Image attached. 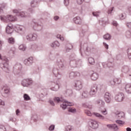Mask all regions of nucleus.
I'll use <instances>...</instances> for the list:
<instances>
[{
	"instance_id": "2f4dec72",
	"label": "nucleus",
	"mask_w": 131,
	"mask_h": 131,
	"mask_svg": "<svg viewBox=\"0 0 131 131\" xmlns=\"http://www.w3.org/2000/svg\"><path fill=\"white\" fill-rule=\"evenodd\" d=\"M39 1L38 0H33L31 2V6L32 8H35L38 4Z\"/></svg>"
},
{
	"instance_id": "5701e85b",
	"label": "nucleus",
	"mask_w": 131,
	"mask_h": 131,
	"mask_svg": "<svg viewBox=\"0 0 131 131\" xmlns=\"http://www.w3.org/2000/svg\"><path fill=\"white\" fill-rule=\"evenodd\" d=\"M90 77L92 80H97L99 77V75L97 73H93L91 75Z\"/></svg>"
},
{
	"instance_id": "37998d69",
	"label": "nucleus",
	"mask_w": 131,
	"mask_h": 131,
	"mask_svg": "<svg viewBox=\"0 0 131 131\" xmlns=\"http://www.w3.org/2000/svg\"><path fill=\"white\" fill-rule=\"evenodd\" d=\"M88 94H89V92H88V91H83V93H82V98H83V99L88 98Z\"/></svg>"
},
{
	"instance_id": "e433bc0d",
	"label": "nucleus",
	"mask_w": 131,
	"mask_h": 131,
	"mask_svg": "<svg viewBox=\"0 0 131 131\" xmlns=\"http://www.w3.org/2000/svg\"><path fill=\"white\" fill-rule=\"evenodd\" d=\"M17 30L18 32L20 31L21 32H24V31L26 30V28L23 26H19L18 27H17Z\"/></svg>"
},
{
	"instance_id": "9d476101",
	"label": "nucleus",
	"mask_w": 131,
	"mask_h": 131,
	"mask_svg": "<svg viewBox=\"0 0 131 131\" xmlns=\"http://www.w3.org/2000/svg\"><path fill=\"white\" fill-rule=\"evenodd\" d=\"M53 73L55 76V77H57V79H59L58 80H60L61 79V77H62L61 73L59 72V69L57 68H54L53 70Z\"/></svg>"
},
{
	"instance_id": "cd10ccee",
	"label": "nucleus",
	"mask_w": 131,
	"mask_h": 131,
	"mask_svg": "<svg viewBox=\"0 0 131 131\" xmlns=\"http://www.w3.org/2000/svg\"><path fill=\"white\" fill-rule=\"evenodd\" d=\"M125 89L127 94H131V84H127Z\"/></svg>"
},
{
	"instance_id": "a19ab883",
	"label": "nucleus",
	"mask_w": 131,
	"mask_h": 131,
	"mask_svg": "<svg viewBox=\"0 0 131 131\" xmlns=\"http://www.w3.org/2000/svg\"><path fill=\"white\" fill-rule=\"evenodd\" d=\"M103 38L106 40H110L111 39V35L109 34H106L103 36Z\"/></svg>"
},
{
	"instance_id": "49530a36",
	"label": "nucleus",
	"mask_w": 131,
	"mask_h": 131,
	"mask_svg": "<svg viewBox=\"0 0 131 131\" xmlns=\"http://www.w3.org/2000/svg\"><path fill=\"white\" fill-rule=\"evenodd\" d=\"M114 10V7L109 8L107 11V14L108 15H112V12Z\"/></svg>"
},
{
	"instance_id": "a211bd4d",
	"label": "nucleus",
	"mask_w": 131,
	"mask_h": 131,
	"mask_svg": "<svg viewBox=\"0 0 131 131\" xmlns=\"http://www.w3.org/2000/svg\"><path fill=\"white\" fill-rule=\"evenodd\" d=\"M106 126L108 128H111L112 129H114V130L117 131L119 129V128L116 124H107Z\"/></svg>"
},
{
	"instance_id": "13d9d810",
	"label": "nucleus",
	"mask_w": 131,
	"mask_h": 131,
	"mask_svg": "<svg viewBox=\"0 0 131 131\" xmlns=\"http://www.w3.org/2000/svg\"><path fill=\"white\" fill-rule=\"evenodd\" d=\"M71 47H68V46H67L66 47V52H67V53H68V52H69V51H70V50H72V48H73V46L71 45H70Z\"/></svg>"
},
{
	"instance_id": "6ab92c4d",
	"label": "nucleus",
	"mask_w": 131,
	"mask_h": 131,
	"mask_svg": "<svg viewBox=\"0 0 131 131\" xmlns=\"http://www.w3.org/2000/svg\"><path fill=\"white\" fill-rule=\"evenodd\" d=\"M35 27H37V30L39 31L42 30L43 27L42 24H39L38 22L36 21H33Z\"/></svg>"
},
{
	"instance_id": "3c124183",
	"label": "nucleus",
	"mask_w": 131,
	"mask_h": 131,
	"mask_svg": "<svg viewBox=\"0 0 131 131\" xmlns=\"http://www.w3.org/2000/svg\"><path fill=\"white\" fill-rule=\"evenodd\" d=\"M101 113L103 114V115H107L108 114V112H107V110L106 108H104L100 111Z\"/></svg>"
},
{
	"instance_id": "774afa93",
	"label": "nucleus",
	"mask_w": 131,
	"mask_h": 131,
	"mask_svg": "<svg viewBox=\"0 0 131 131\" xmlns=\"http://www.w3.org/2000/svg\"><path fill=\"white\" fill-rule=\"evenodd\" d=\"M57 38H59L60 40H64V37H63L61 35H57Z\"/></svg>"
},
{
	"instance_id": "4be33fe9",
	"label": "nucleus",
	"mask_w": 131,
	"mask_h": 131,
	"mask_svg": "<svg viewBox=\"0 0 131 131\" xmlns=\"http://www.w3.org/2000/svg\"><path fill=\"white\" fill-rule=\"evenodd\" d=\"M124 113L120 112L119 113H116V117L119 119H121V118H124Z\"/></svg>"
},
{
	"instance_id": "e2e57ef3",
	"label": "nucleus",
	"mask_w": 131,
	"mask_h": 131,
	"mask_svg": "<svg viewBox=\"0 0 131 131\" xmlns=\"http://www.w3.org/2000/svg\"><path fill=\"white\" fill-rule=\"evenodd\" d=\"M115 80L116 82V83H117V84H119L121 83V79L115 78Z\"/></svg>"
},
{
	"instance_id": "bf43d9fd",
	"label": "nucleus",
	"mask_w": 131,
	"mask_h": 131,
	"mask_svg": "<svg viewBox=\"0 0 131 131\" xmlns=\"http://www.w3.org/2000/svg\"><path fill=\"white\" fill-rule=\"evenodd\" d=\"M109 82H110L111 85H114L116 83L115 78L113 80H110L109 81Z\"/></svg>"
},
{
	"instance_id": "c85d7f7f",
	"label": "nucleus",
	"mask_w": 131,
	"mask_h": 131,
	"mask_svg": "<svg viewBox=\"0 0 131 131\" xmlns=\"http://www.w3.org/2000/svg\"><path fill=\"white\" fill-rule=\"evenodd\" d=\"M54 102L56 103H62V102H64V99L62 98H59L58 97H55L53 99Z\"/></svg>"
},
{
	"instance_id": "72a5a7b5",
	"label": "nucleus",
	"mask_w": 131,
	"mask_h": 131,
	"mask_svg": "<svg viewBox=\"0 0 131 131\" xmlns=\"http://www.w3.org/2000/svg\"><path fill=\"white\" fill-rule=\"evenodd\" d=\"M18 16H19V17H21V18H24V17H27V16H29L28 15V13L27 12H25V11L19 12V14Z\"/></svg>"
},
{
	"instance_id": "5fc2aeb1",
	"label": "nucleus",
	"mask_w": 131,
	"mask_h": 131,
	"mask_svg": "<svg viewBox=\"0 0 131 131\" xmlns=\"http://www.w3.org/2000/svg\"><path fill=\"white\" fill-rule=\"evenodd\" d=\"M116 122L119 125H122V124H124V121L120 120H117Z\"/></svg>"
},
{
	"instance_id": "4468645a",
	"label": "nucleus",
	"mask_w": 131,
	"mask_h": 131,
	"mask_svg": "<svg viewBox=\"0 0 131 131\" xmlns=\"http://www.w3.org/2000/svg\"><path fill=\"white\" fill-rule=\"evenodd\" d=\"M6 33H8V34H12V33H13V32L14 31V28L13 27V25H8L6 27Z\"/></svg>"
},
{
	"instance_id": "864d4df0",
	"label": "nucleus",
	"mask_w": 131,
	"mask_h": 131,
	"mask_svg": "<svg viewBox=\"0 0 131 131\" xmlns=\"http://www.w3.org/2000/svg\"><path fill=\"white\" fill-rule=\"evenodd\" d=\"M6 8V5L4 4L2 6H0V14H4V9Z\"/></svg>"
},
{
	"instance_id": "1a4fd4ad",
	"label": "nucleus",
	"mask_w": 131,
	"mask_h": 131,
	"mask_svg": "<svg viewBox=\"0 0 131 131\" xmlns=\"http://www.w3.org/2000/svg\"><path fill=\"white\" fill-rule=\"evenodd\" d=\"M74 87L76 91H80L82 89V82L80 80L75 81Z\"/></svg>"
},
{
	"instance_id": "f257e3e1",
	"label": "nucleus",
	"mask_w": 131,
	"mask_h": 131,
	"mask_svg": "<svg viewBox=\"0 0 131 131\" xmlns=\"http://www.w3.org/2000/svg\"><path fill=\"white\" fill-rule=\"evenodd\" d=\"M0 60H2V63L0 64L1 68L3 69L5 72H9L10 68H9V59L6 56L2 57V55L0 54Z\"/></svg>"
},
{
	"instance_id": "c9c22d12",
	"label": "nucleus",
	"mask_w": 131,
	"mask_h": 131,
	"mask_svg": "<svg viewBox=\"0 0 131 131\" xmlns=\"http://www.w3.org/2000/svg\"><path fill=\"white\" fill-rule=\"evenodd\" d=\"M84 51H85V52H86V53H88V54H91L92 53H94V49L89 48V47H86Z\"/></svg>"
},
{
	"instance_id": "f03ea898",
	"label": "nucleus",
	"mask_w": 131,
	"mask_h": 131,
	"mask_svg": "<svg viewBox=\"0 0 131 131\" xmlns=\"http://www.w3.org/2000/svg\"><path fill=\"white\" fill-rule=\"evenodd\" d=\"M69 64L71 67L73 68H76V67H80L82 65V60L75 59V56L72 55L71 57V60Z\"/></svg>"
},
{
	"instance_id": "39448f33",
	"label": "nucleus",
	"mask_w": 131,
	"mask_h": 131,
	"mask_svg": "<svg viewBox=\"0 0 131 131\" xmlns=\"http://www.w3.org/2000/svg\"><path fill=\"white\" fill-rule=\"evenodd\" d=\"M36 38H37V34L35 33L29 34L24 37V40L27 41H33L36 40Z\"/></svg>"
},
{
	"instance_id": "c756f323",
	"label": "nucleus",
	"mask_w": 131,
	"mask_h": 131,
	"mask_svg": "<svg viewBox=\"0 0 131 131\" xmlns=\"http://www.w3.org/2000/svg\"><path fill=\"white\" fill-rule=\"evenodd\" d=\"M64 94H65L66 96H67L68 97H71V96H72V94H73V92H72V90L68 89L64 91Z\"/></svg>"
},
{
	"instance_id": "052dcab7",
	"label": "nucleus",
	"mask_w": 131,
	"mask_h": 131,
	"mask_svg": "<svg viewBox=\"0 0 131 131\" xmlns=\"http://www.w3.org/2000/svg\"><path fill=\"white\" fill-rule=\"evenodd\" d=\"M13 13H14V14H18V15H19V13H20V10H19L18 9H13L12 10Z\"/></svg>"
},
{
	"instance_id": "f704fd0d",
	"label": "nucleus",
	"mask_w": 131,
	"mask_h": 131,
	"mask_svg": "<svg viewBox=\"0 0 131 131\" xmlns=\"http://www.w3.org/2000/svg\"><path fill=\"white\" fill-rule=\"evenodd\" d=\"M9 92H10V88H5L4 92L3 93L2 96H4V97L8 96V94H9Z\"/></svg>"
},
{
	"instance_id": "2eb2a0df",
	"label": "nucleus",
	"mask_w": 131,
	"mask_h": 131,
	"mask_svg": "<svg viewBox=\"0 0 131 131\" xmlns=\"http://www.w3.org/2000/svg\"><path fill=\"white\" fill-rule=\"evenodd\" d=\"M55 85L54 87L51 88V91L54 92H57L60 89V80H58L57 81L54 82Z\"/></svg>"
},
{
	"instance_id": "b1692460",
	"label": "nucleus",
	"mask_w": 131,
	"mask_h": 131,
	"mask_svg": "<svg viewBox=\"0 0 131 131\" xmlns=\"http://www.w3.org/2000/svg\"><path fill=\"white\" fill-rule=\"evenodd\" d=\"M102 66L104 68H107V67L110 68V67H113V62L112 61H108L107 63H103Z\"/></svg>"
},
{
	"instance_id": "423d86ee",
	"label": "nucleus",
	"mask_w": 131,
	"mask_h": 131,
	"mask_svg": "<svg viewBox=\"0 0 131 131\" xmlns=\"http://www.w3.org/2000/svg\"><path fill=\"white\" fill-rule=\"evenodd\" d=\"M61 103L62 104H60V107L63 109V110H65L68 106H73L74 104L72 102H68L67 100L64 99L63 101H62Z\"/></svg>"
},
{
	"instance_id": "f8f14e48",
	"label": "nucleus",
	"mask_w": 131,
	"mask_h": 131,
	"mask_svg": "<svg viewBox=\"0 0 131 131\" xmlns=\"http://www.w3.org/2000/svg\"><path fill=\"white\" fill-rule=\"evenodd\" d=\"M111 100H112V95H111V94L108 92L105 93L104 94V101L106 103H110Z\"/></svg>"
},
{
	"instance_id": "7c9ffc66",
	"label": "nucleus",
	"mask_w": 131,
	"mask_h": 131,
	"mask_svg": "<svg viewBox=\"0 0 131 131\" xmlns=\"http://www.w3.org/2000/svg\"><path fill=\"white\" fill-rule=\"evenodd\" d=\"M96 104L97 105H99V106H101V107L104 106L105 105V102L104 101L101 100V99H98L95 102Z\"/></svg>"
},
{
	"instance_id": "4d7b16f0",
	"label": "nucleus",
	"mask_w": 131,
	"mask_h": 131,
	"mask_svg": "<svg viewBox=\"0 0 131 131\" xmlns=\"http://www.w3.org/2000/svg\"><path fill=\"white\" fill-rule=\"evenodd\" d=\"M84 112H85V114H86L88 116H92V115H93V114L91 113V111L88 110H85Z\"/></svg>"
},
{
	"instance_id": "7ed1b4c3",
	"label": "nucleus",
	"mask_w": 131,
	"mask_h": 131,
	"mask_svg": "<svg viewBox=\"0 0 131 131\" xmlns=\"http://www.w3.org/2000/svg\"><path fill=\"white\" fill-rule=\"evenodd\" d=\"M0 20L2 22L8 23V22H13V21H16L17 20V17L16 16H13L12 15H7V16L1 15L0 16Z\"/></svg>"
},
{
	"instance_id": "58836bf2",
	"label": "nucleus",
	"mask_w": 131,
	"mask_h": 131,
	"mask_svg": "<svg viewBox=\"0 0 131 131\" xmlns=\"http://www.w3.org/2000/svg\"><path fill=\"white\" fill-rule=\"evenodd\" d=\"M18 49L20 50V51L24 52V51H26L27 47L26 46L24 45H20L19 46Z\"/></svg>"
},
{
	"instance_id": "bb28decb",
	"label": "nucleus",
	"mask_w": 131,
	"mask_h": 131,
	"mask_svg": "<svg viewBox=\"0 0 131 131\" xmlns=\"http://www.w3.org/2000/svg\"><path fill=\"white\" fill-rule=\"evenodd\" d=\"M50 46L52 48H59L60 47V43L58 41H55L51 43Z\"/></svg>"
},
{
	"instance_id": "603ef678",
	"label": "nucleus",
	"mask_w": 131,
	"mask_h": 131,
	"mask_svg": "<svg viewBox=\"0 0 131 131\" xmlns=\"http://www.w3.org/2000/svg\"><path fill=\"white\" fill-rule=\"evenodd\" d=\"M119 17L121 20H124V19L126 18V15L125 13H122L121 15H120Z\"/></svg>"
},
{
	"instance_id": "de8ad7c7",
	"label": "nucleus",
	"mask_w": 131,
	"mask_h": 131,
	"mask_svg": "<svg viewBox=\"0 0 131 131\" xmlns=\"http://www.w3.org/2000/svg\"><path fill=\"white\" fill-rule=\"evenodd\" d=\"M125 36L127 38H130L131 37V32L129 31H127L125 33Z\"/></svg>"
},
{
	"instance_id": "473e14b6",
	"label": "nucleus",
	"mask_w": 131,
	"mask_h": 131,
	"mask_svg": "<svg viewBox=\"0 0 131 131\" xmlns=\"http://www.w3.org/2000/svg\"><path fill=\"white\" fill-rule=\"evenodd\" d=\"M121 71L123 72V73L126 74L128 72V71H129V68L126 66H124L122 67Z\"/></svg>"
},
{
	"instance_id": "0e129e2a",
	"label": "nucleus",
	"mask_w": 131,
	"mask_h": 131,
	"mask_svg": "<svg viewBox=\"0 0 131 131\" xmlns=\"http://www.w3.org/2000/svg\"><path fill=\"white\" fill-rule=\"evenodd\" d=\"M0 131H6V127L4 125H0Z\"/></svg>"
},
{
	"instance_id": "0eeeda50",
	"label": "nucleus",
	"mask_w": 131,
	"mask_h": 131,
	"mask_svg": "<svg viewBox=\"0 0 131 131\" xmlns=\"http://www.w3.org/2000/svg\"><path fill=\"white\" fill-rule=\"evenodd\" d=\"M98 92V85L94 84L91 86V90L89 92L90 96H95Z\"/></svg>"
},
{
	"instance_id": "c03bdc74",
	"label": "nucleus",
	"mask_w": 131,
	"mask_h": 131,
	"mask_svg": "<svg viewBox=\"0 0 131 131\" xmlns=\"http://www.w3.org/2000/svg\"><path fill=\"white\" fill-rule=\"evenodd\" d=\"M84 1L86 2V3H89L90 0H77V3L78 5H81Z\"/></svg>"
},
{
	"instance_id": "a878e982",
	"label": "nucleus",
	"mask_w": 131,
	"mask_h": 131,
	"mask_svg": "<svg viewBox=\"0 0 131 131\" xmlns=\"http://www.w3.org/2000/svg\"><path fill=\"white\" fill-rule=\"evenodd\" d=\"M93 115H94L96 117H97V118H99V119H100V120H104V119H105V117L100 114L99 113H94Z\"/></svg>"
},
{
	"instance_id": "680f3d73",
	"label": "nucleus",
	"mask_w": 131,
	"mask_h": 131,
	"mask_svg": "<svg viewBox=\"0 0 131 131\" xmlns=\"http://www.w3.org/2000/svg\"><path fill=\"white\" fill-rule=\"evenodd\" d=\"M49 103L51 105V106H55V102H54V101L53 100L50 99L49 100Z\"/></svg>"
},
{
	"instance_id": "ea45409f",
	"label": "nucleus",
	"mask_w": 131,
	"mask_h": 131,
	"mask_svg": "<svg viewBox=\"0 0 131 131\" xmlns=\"http://www.w3.org/2000/svg\"><path fill=\"white\" fill-rule=\"evenodd\" d=\"M89 63H90L91 65L95 64V59L93 57H89L88 58Z\"/></svg>"
},
{
	"instance_id": "6e6d98bb",
	"label": "nucleus",
	"mask_w": 131,
	"mask_h": 131,
	"mask_svg": "<svg viewBox=\"0 0 131 131\" xmlns=\"http://www.w3.org/2000/svg\"><path fill=\"white\" fill-rule=\"evenodd\" d=\"M128 58L131 59V48H128L127 51Z\"/></svg>"
},
{
	"instance_id": "f3484780",
	"label": "nucleus",
	"mask_w": 131,
	"mask_h": 131,
	"mask_svg": "<svg viewBox=\"0 0 131 131\" xmlns=\"http://www.w3.org/2000/svg\"><path fill=\"white\" fill-rule=\"evenodd\" d=\"M80 74L78 72H72L70 73L69 78L71 79H73L74 77H76V76H79Z\"/></svg>"
},
{
	"instance_id": "8fccbe9b",
	"label": "nucleus",
	"mask_w": 131,
	"mask_h": 131,
	"mask_svg": "<svg viewBox=\"0 0 131 131\" xmlns=\"http://www.w3.org/2000/svg\"><path fill=\"white\" fill-rule=\"evenodd\" d=\"M72 130V126L68 125L65 127V131H71Z\"/></svg>"
},
{
	"instance_id": "09e8293b",
	"label": "nucleus",
	"mask_w": 131,
	"mask_h": 131,
	"mask_svg": "<svg viewBox=\"0 0 131 131\" xmlns=\"http://www.w3.org/2000/svg\"><path fill=\"white\" fill-rule=\"evenodd\" d=\"M101 12H99V11H95V12H93L92 13L94 17H99V16L100 15Z\"/></svg>"
},
{
	"instance_id": "69168bd1",
	"label": "nucleus",
	"mask_w": 131,
	"mask_h": 131,
	"mask_svg": "<svg viewBox=\"0 0 131 131\" xmlns=\"http://www.w3.org/2000/svg\"><path fill=\"white\" fill-rule=\"evenodd\" d=\"M49 130H54L55 129V125H51L49 128Z\"/></svg>"
},
{
	"instance_id": "20e7f679",
	"label": "nucleus",
	"mask_w": 131,
	"mask_h": 131,
	"mask_svg": "<svg viewBox=\"0 0 131 131\" xmlns=\"http://www.w3.org/2000/svg\"><path fill=\"white\" fill-rule=\"evenodd\" d=\"M33 84L32 78H24L21 81V85L24 88H30Z\"/></svg>"
},
{
	"instance_id": "6e6552de",
	"label": "nucleus",
	"mask_w": 131,
	"mask_h": 131,
	"mask_svg": "<svg viewBox=\"0 0 131 131\" xmlns=\"http://www.w3.org/2000/svg\"><path fill=\"white\" fill-rule=\"evenodd\" d=\"M124 99V94L119 93L115 96V100L116 102H122Z\"/></svg>"
},
{
	"instance_id": "a18cd8bd",
	"label": "nucleus",
	"mask_w": 131,
	"mask_h": 131,
	"mask_svg": "<svg viewBox=\"0 0 131 131\" xmlns=\"http://www.w3.org/2000/svg\"><path fill=\"white\" fill-rule=\"evenodd\" d=\"M69 112H71V113H75L76 112V108L74 107H71L68 110Z\"/></svg>"
},
{
	"instance_id": "393cba45",
	"label": "nucleus",
	"mask_w": 131,
	"mask_h": 131,
	"mask_svg": "<svg viewBox=\"0 0 131 131\" xmlns=\"http://www.w3.org/2000/svg\"><path fill=\"white\" fill-rule=\"evenodd\" d=\"M7 41L9 45H15V43L16 42V40H15V38L13 37H11L8 38Z\"/></svg>"
},
{
	"instance_id": "ddd939ff",
	"label": "nucleus",
	"mask_w": 131,
	"mask_h": 131,
	"mask_svg": "<svg viewBox=\"0 0 131 131\" xmlns=\"http://www.w3.org/2000/svg\"><path fill=\"white\" fill-rule=\"evenodd\" d=\"M24 63L27 66H31L33 64V57H30L28 59H25Z\"/></svg>"
},
{
	"instance_id": "9b49d317",
	"label": "nucleus",
	"mask_w": 131,
	"mask_h": 131,
	"mask_svg": "<svg viewBox=\"0 0 131 131\" xmlns=\"http://www.w3.org/2000/svg\"><path fill=\"white\" fill-rule=\"evenodd\" d=\"M57 65L60 69H65L66 67L65 66V60L63 59H58L57 61Z\"/></svg>"
},
{
	"instance_id": "aec40b11",
	"label": "nucleus",
	"mask_w": 131,
	"mask_h": 131,
	"mask_svg": "<svg viewBox=\"0 0 131 131\" xmlns=\"http://www.w3.org/2000/svg\"><path fill=\"white\" fill-rule=\"evenodd\" d=\"M73 21L75 24H78L80 25L82 22V20L79 16H76L73 18Z\"/></svg>"
},
{
	"instance_id": "dca6fc26",
	"label": "nucleus",
	"mask_w": 131,
	"mask_h": 131,
	"mask_svg": "<svg viewBox=\"0 0 131 131\" xmlns=\"http://www.w3.org/2000/svg\"><path fill=\"white\" fill-rule=\"evenodd\" d=\"M89 125L90 127L95 129L98 128V127L99 126V124H98V122L96 121L92 120L89 122Z\"/></svg>"
},
{
	"instance_id": "79ce46f5",
	"label": "nucleus",
	"mask_w": 131,
	"mask_h": 131,
	"mask_svg": "<svg viewBox=\"0 0 131 131\" xmlns=\"http://www.w3.org/2000/svg\"><path fill=\"white\" fill-rule=\"evenodd\" d=\"M23 97L25 101H30L31 100L30 97L29 95H28V94H25Z\"/></svg>"
},
{
	"instance_id": "412c9836",
	"label": "nucleus",
	"mask_w": 131,
	"mask_h": 131,
	"mask_svg": "<svg viewBox=\"0 0 131 131\" xmlns=\"http://www.w3.org/2000/svg\"><path fill=\"white\" fill-rule=\"evenodd\" d=\"M32 49L34 51L37 52L38 51H42L43 48L38 45H35L32 46Z\"/></svg>"
},
{
	"instance_id": "4c0bfd02",
	"label": "nucleus",
	"mask_w": 131,
	"mask_h": 131,
	"mask_svg": "<svg viewBox=\"0 0 131 131\" xmlns=\"http://www.w3.org/2000/svg\"><path fill=\"white\" fill-rule=\"evenodd\" d=\"M41 95H42V97H45V96L48 95V90L47 89H44L41 91Z\"/></svg>"
},
{
	"instance_id": "338daca9",
	"label": "nucleus",
	"mask_w": 131,
	"mask_h": 131,
	"mask_svg": "<svg viewBox=\"0 0 131 131\" xmlns=\"http://www.w3.org/2000/svg\"><path fill=\"white\" fill-rule=\"evenodd\" d=\"M63 3L65 6H68L69 5V0H64Z\"/></svg>"
}]
</instances>
